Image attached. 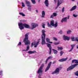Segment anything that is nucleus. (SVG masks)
<instances>
[{"label": "nucleus", "instance_id": "bb28decb", "mask_svg": "<svg viewBox=\"0 0 78 78\" xmlns=\"http://www.w3.org/2000/svg\"><path fill=\"white\" fill-rule=\"evenodd\" d=\"M57 48H58V50H62V49H63V48H62V47H57Z\"/></svg>", "mask_w": 78, "mask_h": 78}, {"label": "nucleus", "instance_id": "37998d69", "mask_svg": "<svg viewBox=\"0 0 78 78\" xmlns=\"http://www.w3.org/2000/svg\"><path fill=\"white\" fill-rule=\"evenodd\" d=\"M65 10V8L64 7H63L62 9V11L63 12H64Z\"/></svg>", "mask_w": 78, "mask_h": 78}, {"label": "nucleus", "instance_id": "ddd939ff", "mask_svg": "<svg viewBox=\"0 0 78 78\" xmlns=\"http://www.w3.org/2000/svg\"><path fill=\"white\" fill-rule=\"evenodd\" d=\"M41 31L42 33L41 37H45V33L46 32L45 30H42Z\"/></svg>", "mask_w": 78, "mask_h": 78}, {"label": "nucleus", "instance_id": "4be33fe9", "mask_svg": "<svg viewBox=\"0 0 78 78\" xmlns=\"http://www.w3.org/2000/svg\"><path fill=\"white\" fill-rule=\"evenodd\" d=\"M52 50H53L55 55H57V53H58V51L57 50L54 49H52Z\"/></svg>", "mask_w": 78, "mask_h": 78}, {"label": "nucleus", "instance_id": "4c0bfd02", "mask_svg": "<svg viewBox=\"0 0 78 78\" xmlns=\"http://www.w3.org/2000/svg\"><path fill=\"white\" fill-rule=\"evenodd\" d=\"M43 25H42V27L43 28H45V24L43 23H42Z\"/></svg>", "mask_w": 78, "mask_h": 78}, {"label": "nucleus", "instance_id": "79ce46f5", "mask_svg": "<svg viewBox=\"0 0 78 78\" xmlns=\"http://www.w3.org/2000/svg\"><path fill=\"white\" fill-rule=\"evenodd\" d=\"M62 31L61 30L58 33V34H62Z\"/></svg>", "mask_w": 78, "mask_h": 78}, {"label": "nucleus", "instance_id": "a878e982", "mask_svg": "<svg viewBox=\"0 0 78 78\" xmlns=\"http://www.w3.org/2000/svg\"><path fill=\"white\" fill-rule=\"evenodd\" d=\"M54 20L51 21L50 23L51 25L52 26H53V25H54Z\"/></svg>", "mask_w": 78, "mask_h": 78}, {"label": "nucleus", "instance_id": "a19ab883", "mask_svg": "<svg viewBox=\"0 0 78 78\" xmlns=\"http://www.w3.org/2000/svg\"><path fill=\"white\" fill-rule=\"evenodd\" d=\"M54 44H55V45H58V44H59V42L54 43Z\"/></svg>", "mask_w": 78, "mask_h": 78}, {"label": "nucleus", "instance_id": "f8f14e48", "mask_svg": "<svg viewBox=\"0 0 78 78\" xmlns=\"http://www.w3.org/2000/svg\"><path fill=\"white\" fill-rule=\"evenodd\" d=\"M67 59H68V58L67 57L65 58H63L62 59L59 60L58 61L59 62H64V61H67Z\"/></svg>", "mask_w": 78, "mask_h": 78}, {"label": "nucleus", "instance_id": "b1692460", "mask_svg": "<svg viewBox=\"0 0 78 78\" xmlns=\"http://www.w3.org/2000/svg\"><path fill=\"white\" fill-rule=\"evenodd\" d=\"M52 27H55L56 28V27H58V23L57 22H56L55 24H54L53 25Z\"/></svg>", "mask_w": 78, "mask_h": 78}, {"label": "nucleus", "instance_id": "8fccbe9b", "mask_svg": "<svg viewBox=\"0 0 78 78\" xmlns=\"http://www.w3.org/2000/svg\"><path fill=\"white\" fill-rule=\"evenodd\" d=\"M53 17H54V16L53 15H51L50 17L51 18H53Z\"/></svg>", "mask_w": 78, "mask_h": 78}, {"label": "nucleus", "instance_id": "c9c22d12", "mask_svg": "<svg viewBox=\"0 0 78 78\" xmlns=\"http://www.w3.org/2000/svg\"><path fill=\"white\" fill-rule=\"evenodd\" d=\"M72 63H73V62H75V63H76V60H73L72 61Z\"/></svg>", "mask_w": 78, "mask_h": 78}, {"label": "nucleus", "instance_id": "c85d7f7f", "mask_svg": "<svg viewBox=\"0 0 78 78\" xmlns=\"http://www.w3.org/2000/svg\"><path fill=\"white\" fill-rule=\"evenodd\" d=\"M52 58V57L51 56H50L47 59L46 61V63L47 62V61H48V59H51Z\"/></svg>", "mask_w": 78, "mask_h": 78}, {"label": "nucleus", "instance_id": "aec40b11", "mask_svg": "<svg viewBox=\"0 0 78 78\" xmlns=\"http://www.w3.org/2000/svg\"><path fill=\"white\" fill-rule=\"evenodd\" d=\"M76 8V6L75 5L70 10V11H73V10H75Z\"/></svg>", "mask_w": 78, "mask_h": 78}, {"label": "nucleus", "instance_id": "c756f323", "mask_svg": "<svg viewBox=\"0 0 78 78\" xmlns=\"http://www.w3.org/2000/svg\"><path fill=\"white\" fill-rule=\"evenodd\" d=\"M48 27H51V24H50V23L48 22Z\"/></svg>", "mask_w": 78, "mask_h": 78}, {"label": "nucleus", "instance_id": "72a5a7b5", "mask_svg": "<svg viewBox=\"0 0 78 78\" xmlns=\"http://www.w3.org/2000/svg\"><path fill=\"white\" fill-rule=\"evenodd\" d=\"M63 53H64V52L63 51H61L60 52V56H62V54H63Z\"/></svg>", "mask_w": 78, "mask_h": 78}, {"label": "nucleus", "instance_id": "7c9ffc66", "mask_svg": "<svg viewBox=\"0 0 78 78\" xmlns=\"http://www.w3.org/2000/svg\"><path fill=\"white\" fill-rule=\"evenodd\" d=\"M20 15H22V16H25V14H24L22 12H20Z\"/></svg>", "mask_w": 78, "mask_h": 78}, {"label": "nucleus", "instance_id": "ea45409f", "mask_svg": "<svg viewBox=\"0 0 78 78\" xmlns=\"http://www.w3.org/2000/svg\"><path fill=\"white\" fill-rule=\"evenodd\" d=\"M75 75H76V76H78V71L76 72L75 73Z\"/></svg>", "mask_w": 78, "mask_h": 78}, {"label": "nucleus", "instance_id": "473e14b6", "mask_svg": "<svg viewBox=\"0 0 78 78\" xmlns=\"http://www.w3.org/2000/svg\"><path fill=\"white\" fill-rule=\"evenodd\" d=\"M28 9V10L30 11H31V7H30V6H29Z\"/></svg>", "mask_w": 78, "mask_h": 78}, {"label": "nucleus", "instance_id": "f257e3e1", "mask_svg": "<svg viewBox=\"0 0 78 78\" xmlns=\"http://www.w3.org/2000/svg\"><path fill=\"white\" fill-rule=\"evenodd\" d=\"M29 33H27L25 35V37L23 40V42L25 43L26 45H30V41L28 40V35Z\"/></svg>", "mask_w": 78, "mask_h": 78}, {"label": "nucleus", "instance_id": "1a4fd4ad", "mask_svg": "<svg viewBox=\"0 0 78 78\" xmlns=\"http://www.w3.org/2000/svg\"><path fill=\"white\" fill-rule=\"evenodd\" d=\"M51 62H50L49 63L48 66H47L46 69H45V72H47V71H48V70H49V69L50 67V66H51Z\"/></svg>", "mask_w": 78, "mask_h": 78}, {"label": "nucleus", "instance_id": "20e7f679", "mask_svg": "<svg viewBox=\"0 0 78 78\" xmlns=\"http://www.w3.org/2000/svg\"><path fill=\"white\" fill-rule=\"evenodd\" d=\"M78 65V64H75L73 65H71L67 69V71H69V70H72V69H73L76 66H77Z\"/></svg>", "mask_w": 78, "mask_h": 78}, {"label": "nucleus", "instance_id": "412c9836", "mask_svg": "<svg viewBox=\"0 0 78 78\" xmlns=\"http://www.w3.org/2000/svg\"><path fill=\"white\" fill-rule=\"evenodd\" d=\"M42 17L44 18V16H45V11H43L42 12Z\"/></svg>", "mask_w": 78, "mask_h": 78}, {"label": "nucleus", "instance_id": "2f4dec72", "mask_svg": "<svg viewBox=\"0 0 78 78\" xmlns=\"http://www.w3.org/2000/svg\"><path fill=\"white\" fill-rule=\"evenodd\" d=\"M32 3L33 4H35L36 3V2H35V0H31Z\"/></svg>", "mask_w": 78, "mask_h": 78}, {"label": "nucleus", "instance_id": "2eb2a0df", "mask_svg": "<svg viewBox=\"0 0 78 78\" xmlns=\"http://www.w3.org/2000/svg\"><path fill=\"white\" fill-rule=\"evenodd\" d=\"M25 2L27 6H30V7H31V6L30 5H31V4L30 3V2L29 1H28L27 0H26Z\"/></svg>", "mask_w": 78, "mask_h": 78}, {"label": "nucleus", "instance_id": "6e6d98bb", "mask_svg": "<svg viewBox=\"0 0 78 78\" xmlns=\"http://www.w3.org/2000/svg\"><path fill=\"white\" fill-rule=\"evenodd\" d=\"M56 61H54L53 62V64H55V63Z\"/></svg>", "mask_w": 78, "mask_h": 78}, {"label": "nucleus", "instance_id": "cd10ccee", "mask_svg": "<svg viewBox=\"0 0 78 78\" xmlns=\"http://www.w3.org/2000/svg\"><path fill=\"white\" fill-rule=\"evenodd\" d=\"M72 33V31L71 30H68L67 32V34H70Z\"/></svg>", "mask_w": 78, "mask_h": 78}, {"label": "nucleus", "instance_id": "4468645a", "mask_svg": "<svg viewBox=\"0 0 78 78\" xmlns=\"http://www.w3.org/2000/svg\"><path fill=\"white\" fill-rule=\"evenodd\" d=\"M67 17H66L65 18H63L62 20H61V22L62 23H63V22H66L67 21Z\"/></svg>", "mask_w": 78, "mask_h": 78}, {"label": "nucleus", "instance_id": "dca6fc26", "mask_svg": "<svg viewBox=\"0 0 78 78\" xmlns=\"http://www.w3.org/2000/svg\"><path fill=\"white\" fill-rule=\"evenodd\" d=\"M46 42H48V43H50V44H52L53 42H50V40L49 39V38L47 37L46 38Z\"/></svg>", "mask_w": 78, "mask_h": 78}, {"label": "nucleus", "instance_id": "f03ea898", "mask_svg": "<svg viewBox=\"0 0 78 78\" xmlns=\"http://www.w3.org/2000/svg\"><path fill=\"white\" fill-rule=\"evenodd\" d=\"M18 25L19 28L21 30L24 29V27L27 28H30V26L26 24H23L22 23H18Z\"/></svg>", "mask_w": 78, "mask_h": 78}, {"label": "nucleus", "instance_id": "a211bd4d", "mask_svg": "<svg viewBox=\"0 0 78 78\" xmlns=\"http://www.w3.org/2000/svg\"><path fill=\"white\" fill-rule=\"evenodd\" d=\"M29 54H32V53H36V51H29L28 52Z\"/></svg>", "mask_w": 78, "mask_h": 78}, {"label": "nucleus", "instance_id": "423d86ee", "mask_svg": "<svg viewBox=\"0 0 78 78\" xmlns=\"http://www.w3.org/2000/svg\"><path fill=\"white\" fill-rule=\"evenodd\" d=\"M39 41H38L36 43L34 42H33L31 44V47H33V45H34V47L36 48L37 47V46L39 44Z\"/></svg>", "mask_w": 78, "mask_h": 78}, {"label": "nucleus", "instance_id": "5fc2aeb1", "mask_svg": "<svg viewBox=\"0 0 78 78\" xmlns=\"http://www.w3.org/2000/svg\"><path fill=\"white\" fill-rule=\"evenodd\" d=\"M36 12H37V13H38V10H36Z\"/></svg>", "mask_w": 78, "mask_h": 78}, {"label": "nucleus", "instance_id": "c03bdc74", "mask_svg": "<svg viewBox=\"0 0 78 78\" xmlns=\"http://www.w3.org/2000/svg\"><path fill=\"white\" fill-rule=\"evenodd\" d=\"M50 51H49V55H51V49H50Z\"/></svg>", "mask_w": 78, "mask_h": 78}, {"label": "nucleus", "instance_id": "f704fd0d", "mask_svg": "<svg viewBox=\"0 0 78 78\" xmlns=\"http://www.w3.org/2000/svg\"><path fill=\"white\" fill-rule=\"evenodd\" d=\"M53 16H54L55 17V16H57V15L56 13H53Z\"/></svg>", "mask_w": 78, "mask_h": 78}, {"label": "nucleus", "instance_id": "09e8293b", "mask_svg": "<svg viewBox=\"0 0 78 78\" xmlns=\"http://www.w3.org/2000/svg\"><path fill=\"white\" fill-rule=\"evenodd\" d=\"M76 64H78V60H76Z\"/></svg>", "mask_w": 78, "mask_h": 78}, {"label": "nucleus", "instance_id": "a18cd8bd", "mask_svg": "<svg viewBox=\"0 0 78 78\" xmlns=\"http://www.w3.org/2000/svg\"><path fill=\"white\" fill-rule=\"evenodd\" d=\"M73 17H77V16L75 14H74L73 15Z\"/></svg>", "mask_w": 78, "mask_h": 78}, {"label": "nucleus", "instance_id": "9d476101", "mask_svg": "<svg viewBox=\"0 0 78 78\" xmlns=\"http://www.w3.org/2000/svg\"><path fill=\"white\" fill-rule=\"evenodd\" d=\"M63 38L64 41H66V40H67V41H69L70 40V38H69V37L65 35H63Z\"/></svg>", "mask_w": 78, "mask_h": 78}, {"label": "nucleus", "instance_id": "39448f33", "mask_svg": "<svg viewBox=\"0 0 78 78\" xmlns=\"http://www.w3.org/2000/svg\"><path fill=\"white\" fill-rule=\"evenodd\" d=\"M45 37H41V44L42 45H45L46 44V42H45Z\"/></svg>", "mask_w": 78, "mask_h": 78}, {"label": "nucleus", "instance_id": "13d9d810", "mask_svg": "<svg viewBox=\"0 0 78 78\" xmlns=\"http://www.w3.org/2000/svg\"><path fill=\"white\" fill-rule=\"evenodd\" d=\"M40 0H38V2H40Z\"/></svg>", "mask_w": 78, "mask_h": 78}, {"label": "nucleus", "instance_id": "9b49d317", "mask_svg": "<svg viewBox=\"0 0 78 78\" xmlns=\"http://www.w3.org/2000/svg\"><path fill=\"white\" fill-rule=\"evenodd\" d=\"M58 5L57 6V8H58L62 3V0H58Z\"/></svg>", "mask_w": 78, "mask_h": 78}, {"label": "nucleus", "instance_id": "58836bf2", "mask_svg": "<svg viewBox=\"0 0 78 78\" xmlns=\"http://www.w3.org/2000/svg\"><path fill=\"white\" fill-rule=\"evenodd\" d=\"M53 40H54V41H57L58 39L54 37H53Z\"/></svg>", "mask_w": 78, "mask_h": 78}, {"label": "nucleus", "instance_id": "6ab92c4d", "mask_svg": "<svg viewBox=\"0 0 78 78\" xmlns=\"http://www.w3.org/2000/svg\"><path fill=\"white\" fill-rule=\"evenodd\" d=\"M71 46L72 48L71 50L69 51V52H70V51H72V50L73 49V48H74L75 45V44H72L71 45Z\"/></svg>", "mask_w": 78, "mask_h": 78}, {"label": "nucleus", "instance_id": "49530a36", "mask_svg": "<svg viewBox=\"0 0 78 78\" xmlns=\"http://www.w3.org/2000/svg\"><path fill=\"white\" fill-rule=\"evenodd\" d=\"M2 72H3V71L2 70L0 71V74L2 75Z\"/></svg>", "mask_w": 78, "mask_h": 78}, {"label": "nucleus", "instance_id": "0eeeda50", "mask_svg": "<svg viewBox=\"0 0 78 78\" xmlns=\"http://www.w3.org/2000/svg\"><path fill=\"white\" fill-rule=\"evenodd\" d=\"M37 26H38V25H37V24L35 23H32L31 24L32 27L30 28V29L31 30H33L34 28H36V27H37Z\"/></svg>", "mask_w": 78, "mask_h": 78}, {"label": "nucleus", "instance_id": "4d7b16f0", "mask_svg": "<svg viewBox=\"0 0 78 78\" xmlns=\"http://www.w3.org/2000/svg\"><path fill=\"white\" fill-rule=\"evenodd\" d=\"M72 1V2H74V1H75V0H71Z\"/></svg>", "mask_w": 78, "mask_h": 78}, {"label": "nucleus", "instance_id": "f3484780", "mask_svg": "<svg viewBox=\"0 0 78 78\" xmlns=\"http://www.w3.org/2000/svg\"><path fill=\"white\" fill-rule=\"evenodd\" d=\"M46 6L47 7H48V5H49V4L48 3V0H45V2H44Z\"/></svg>", "mask_w": 78, "mask_h": 78}, {"label": "nucleus", "instance_id": "603ef678", "mask_svg": "<svg viewBox=\"0 0 78 78\" xmlns=\"http://www.w3.org/2000/svg\"><path fill=\"white\" fill-rule=\"evenodd\" d=\"M54 2H55V3H56V1L57 0H54Z\"/></svg>", "mask_w": 78, "mask_h": 78}, {"label": "nucleus", "instance_id": "de8ad7c7", "mask_svg": "<svg viewBox=\"0 0 78 78\" xmlns=\"http://www.w3.org/2000/svg\"><path fill=\"white\" fill-rule=\"evenodd\" d=\"M22 44V43L21 42H20L18 44V45H20Z\"/></svg>", "mask_w": 78, "mask_h": 78}, {"label": "nucleus", "instance_id": "3c124183", "mask_svg": "<svg viewBox=\"0 0 78 78\" xmlns=\"http://www.w3.org/2000/svg\"><path fill=\"white\" fill-rule=\"evenodd\" d=\"M41 74H40V75L39 74V76H38V78H41L40 77H41Z\"/></svg>", "mask_w": 78, "mask_h": 78}, {"label": "nucleus", "instance_id": "393cba45", "mask_svg": "<svg viewBox=\"0 0 78 78\" xmlns=\"http://www.w3.org/2000/svg\"><path fill=\"white\" fill-rule=\"evenodd\" d=\"M47 46L49 48V49H51V44H47Z\"/></svg>", "mask_w": 78, "mask_h": 78}, {"label": "nucleus", "instance_id": "e433bc0d", "mask_svg": "<svg viewBox=\"0 0 78 78\" xmlns=\"http://www.w3.org/2000/svg\"><path fill=\"white\" fill-rule=\"evenodd\" d=\"M22 6L23 7H25V4H24V3L23 2H22Z\"/></svg>", "mask_w": 78, "mask_h": 78}, {"label": "nucleus", "instance_id": "7ed1b4c3", "mask_svg": "<svg viewBox=\"0 0 78 78\" xmlns=\"http://www.w3.org/2000/svg\"><path fill=\"white\" fill-rule=\"evenodd\" d=\"M44 66V64H42L41 66L38 69V71L37 73L40 75H42V72L43 71H42V69H43V67Z\"/></svg>", "mask_w": 78, "mask_h": 78}, {"label": "nucleus", "instance_id": "864d4df0", "mask_svg": "<svg viewBox=\"0 0 78 78\" xmlns=\"http://www.w3.org/2000/svg\"><path fill=\"white\" fill-rule=\"evenodd\" d=\"M69 18H70V16H68V19H69Z\"/></svg>", "mask_w": 78, "mask_h": 78}, {"label": "nucleus", "instance_id": "5701e85b", "mask_svg": "<svg viewBox=\"0 0 78 78\" xmlns=\"http://www.w3.org/2000/svg\"><path fill=\"white\" fill-rule=\"evenodd\" d=\"M28 50H30V47L28 45L27 46V49L26 50H23V51H28Z\"/></svg>", "mask_w": 78, "mask_h": 78}, {"label": "nucleus", "instance_id": "6e6552de", "mask_svg": "<svg viewBox=\"0 0 78 78\" xmlns=\"http://www.w3.org/2000/svg\"><path fill=\"white\" fill-rule=\"evenodd\" d=\"M59 73V69L58 68H57L55 71L52 73V74H55V73H57L58 74Z\"/></svg>", "mask_w": 78, "mask_h": 78}]
</instances>
